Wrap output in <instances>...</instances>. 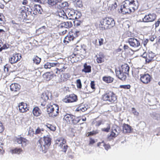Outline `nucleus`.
Wrapping results in <instances>:
<instances>
[{"instance_id":"nucleus-1","label":"nucleus","mask_w":160,"mask_h":160,"mask_svg":"<svg viewBox=\"0 0 160 160\" xmlns=\"http://www.w3.org/2000/svg\"><path fill=\"white\" fill-rule=\"evenodd\" d=\"M64 120L68 123L71 124L74 126L73 128H70L71 131L73 132H75L79 130V126L78 124L81 120L83 121L86 120V118H82L80 116H76L73 114L67 113L64 117Z\"/></svg>"},{"instance_id":"nucleus-39","label":"nucleus","mask_w":160,"mask_h":160,"mask_svg":"<svg viewBox=\"0 0 160 160\" xmlns=\"http://www.w3.org/2000/svg\"><path fill=\"white\" fill-rule=\"evenodd\" d=\"M23 151L21 148H15L12 149L10 150V152L12 154H19Z\"/></svg>"},{"instance_id":"nucleus-27","label":"nucleus","mask_w":160,"mask_h":160,"mask_svg":"<svg viewBox=\"0 0 160 160\" xmlns=\"http://www.w3.org/2000/svg\"><path fill=\"white\" fill-rule=\"evenodd\" d=\"M132 130V127L129 125L126 124H123V131L124 133H130Z\"/></svg>"},{"instance_id":"nucleus-57","label":"nucleus","mask_w":160,"mask_h":160,"mask_svg":"<svg viewBox=\"0 0 160 160\" xmlns=\"http://www.w3.org/2000/svg\"><path fill=\"white\" fill-rule=\"evenodd\" d=\"M95 142V141L94 139L92 138H90L89 141V145H92Z\"/></svg>"},{"instance_id":"nucleus-52","label":"nucleus","mask_w":160,"mask_h":160,"mask_svg":"<svg viewBox=\"0 0 160 160\" xmlns=\"http://www.w3.org/2000/svg\"><path fill=\"white\" fill-rule=\"evenodd\" d=\"M44 130L43 128H40L39 127H38L35 131V134H40L41 132V131H43Z\"/></svg>"},{"instance_id":"nucleus-3","label":"nucleus","mask_w":160,"mask_h":160,"mask_svg":"<svg viewBox=\"0 0 160 160\" xmlns=\"http://www.w3.org/2000/svg\"><path fill=\"white\" fill-rule=\"evenodd\" d=\"M101 100L103 102L114 103L117 102V97L113 92L109 91L102 94L101 98Z\"/></svg>"},{"instance_id":"nucleus-20","label":"nucleus","mask_w":160,"mask_h":160,"mask_svg":"<svg viewBox=\"0 0 160 160\" xmlns=\"http://www.w3.org/2000/svg\"><path fill=\"white\" fill-rule=\"evenodd\" d=\"M116 73L117 76L120 79L122 80H125L127 78L126 74L121 71L120 70H116Z\"/></svg>"},{"instance_id":"nucleus-9","label":"nucleus","mask_w":160,"mask_h":160,"mask_svg":"<svg viewBox=\"0 0 160 160\" xmlns=\"http://www.w3.org/2000/svg\"><path fill=\"white\" fill-rule=\"evenodd\" d=\"M155 56V54L152 52L144 53L142 55V57L145 58L146 62L148 63L154 61Z\"/></svg>"},{"instance_id":"nucleus-24","label":"nucleus","mask_w":160,"mask_h":160,"mask_svg":"<svg viewBox=\"0 0 160 160\" xmlns=\"http://www.w3.org/2000/svg\"><path fill=\"white\" fill-rule=\"evenodd\" d=\"M34 11L33 13L35 14H41L42 9L40 5L35 4L34 5Z\"/></svg>"},{"instance_id":"nucleus-45","label":"nucleus","mask_w":160,"mask_h":160,"mask_svg":"<svg viewBox=\"0 0 160 160\" xmlns=\"http://www.w3.org/2000/svg\"><path fill=\"white\" fill-rule=\"evenodd\" d=\"M74 18V20L78 19L80 18L82 16L81 13L78 11H77L75 12Z\"/></svg>"},{"instance_id":"nucleus-13","label":"nucleus","mask_w":160,"mask_h":160,"mask_svg":"<svg viewBox=\"0 0 160 160\" xmlns=\"http://www.w3.org/2000/svg\"><path fill=\"white\" fill-rule=\"evenodd\" d=\"M18 107L19 111L21 112H25L29 110V107L27 104L23 102L20 103Z\"/></svg>"},{"instance_id":"nucleus-54","label":"nucleus","mask_w":160,"mask_h":160,"mask_svg":"<svg viewBox=\"0 0 160 160\" xmlns=\"http://www.w3.org/2000/svg\"><path fill=\"white\" fill-rule=\"evenodd\" d=\"M90 86L92 89L94 90H95V82L94 81H92L90 83Z\"/></svg>"},{"instance_id":"nucleus-43","label":"nucleus","mask_w":160,"mask_h":160,"mask_svg":"<svg viewBox=\"0 0 160 160\" xmlns=\"http://www.w3.org/2000/svg\"><path fill=\"white\" fill-rule=\"evenodd\" d=\"M41 60V59L37 56L35 57L33 59L34 63L37 64H39Z\"/></svg>"},{"instance_id":"nucleus-35","label":"nucleus","mask_w":160,"mask_h":160,"mask_svg":"<svg viewBox=\"0 0 160 160\" xmlns=\"http://www.w3.org/2000/svg\"><path fill=\"white\" fill-rule=\"evenodd\" d=\"M74 3V5L77 8H83V5L82 1L80 0H75Z\"/></svg>"},{"instance_id":"nucleus-34","label":"nucleus","mask_w":160,"mask_h":160,"mask_svg":"<svg viewBox=\"0 0 160 160\" xmlns=\"http://www.w3.org/2000/svg\"><path fill=\"white\" fill-rule=\"evenodd\" d=\"M104 56L103 54H99L97 57L96 61L98 63L103 62L104 61Z\"/></svg>"},{"instance_id":"nucleus-31","label":"nucleus","mask_w":160,"mask_h":160,"mask_svg":"<svg viewBox=\"0 0 160 160\" xmlns=\"http://www.w3.org/2000/svg\"><path fill=\"white\" fill-rule=\"evenodd\" d=\"M87 109V108L82 103L76 109L75 111L76 112L81 111L84 112Z\"/></svg>"},{"instance_id":"nucleus-25","label":"nucleus","mask_w":160,"mask_h":160,"mask_svg":"<svg viewBox=\"0 0 160 160\" xmlns=\"http://www.w3.org/2000/svg\"><path fill=\"white\" fill-rule=\"evenodd\" d=\"M66 143V141L62 138H60L56 140L55 144L59 145L60 147L62 148L63 145Z\"/></svg>"},{"instance_id":"nucleus-11","label":"nucleus","mask_w":160,"mask_h":160,"mask_svg":"<svg viewBox=\"0 0 160 160\" xmlns=\"http://www.w3.org/2000/svg\"><path fill=\"white\" fill-rule=\"evenodd\" d=\"M21 58V56L19 53H14L10 56L9 58V61L11 64L16 63L19 61Z\"/></svg>"},{"instance_id":"nucleus-7","label":"nucleus","mask_w":160,"mask_h":160,"mask_svg":"<svg viewBox=\"0 0 160 160\" xmlns=\"http://www.w3.org/2000/svg\"><path fill=\"white\" fill-rule=\"evenodd\" d=\"M77 96L74 94L67 95L63 99V101L66 103H72L78 101Z\"/></svg>"},{"instance_id":"nucleus-12","label":"nucleus","mask_w":160,"mask_h":160,"mask_svg":"<svg viewBox=\"0 0 160 160\" xmlns=\"http://www.w3.org/2000/svg\"><path fill=\"white\" fill-rule=\"evenodd\" d=\"M49 99L48 94L46 92H43L41 95L40 99V102L41 105L42 106H45Z\"/></svg>"},{"instance_id":"nucleus-33","label":"nucleus","mask_w":160,"mask_h":160,"mask_svg":"<svg viewBox=\"0 0 160 160\" xmlns=\"http://www.w3.org/2000/svg\"><path fill=\"white\" fill-rule=\"evenodd\" d=\"M80 52H77L76 53H73V54L71 55V57L73 58L74 56H76L78 54H80L81 55H83V54H85L86 53V50L84 48H82L81 49H80Z\"/></svg>"},{"instance_id":"nucleus-21","label":"nucleus","mask_w":160,"mask_h":160,"mask_svg":"<svg viewBox=\"0 0 160 160\" xmlns=\"http://www.w3.org/2000/svg\"><path fill=\"white\" fill-rule=\"evenodd\" d=\"M106 22L108 28H110L114 27L115 24V22L113 18L110 17H106Z\"/></svg>"},{"instance_id":"nucleus-59","label":"nucleus","mask_w":160,"mask_h":160,"mask_svg":"<svg viewBox=\"0 0 160 160\" xmlns=\"http://www.w3.org/2000/svg\"><path fill=\"white\" fill-rule=\"evenodd\" d=\"M103 146L104 147L105 149L107 150L111 148L110 146L109 145L105 144H104Z\"/></svg>"},{"instance_id":"nucleus-4","label":"nucleus","mask_w":160,"mask_h":160,"mask_svg":"<svg viewBox=\"0 0 160 160\" xmlns=\"http://www.w3.org/2000/svg\"><path fill=\"white\" fill-rule=\"evenodd\" d=\"M51 138L48 137H44L43 138H40L37 142V144L40 146V150L44 153L47 152L49 147L51 145Z\"/></svg>"},{"instance_id":"nucleus-51","label":"nucleus","mask_w":160,"mask_h":160,"mask_svg":"<svg viewBox=\"0 0 160 160\" xmlns=\"http://www.w3.org/2000/svg\"><path fill=\"white\" fill-rule=\"evenodd\" d=\"M44 67L45 69H50L51 68L50 62H47L44 64Z\"/></svg>"},{"instance_id":"nucleus-17","label":"nucleus","mask_w":160,"mask_h":160,"mask_svg":"<svg viewBox=\"0 0 160 160\" xmlns=\"http://www.w3.org/2000/svg\"><path fill=\"white\" fill-rule=\"evenodd\" d=\"M100 30H103L108 29L105 18L100 20L99 24Z\"/></svg>"},{"instance_id":"nucleus-32","label":"nucleus","mask_w":160,"mask_h":160,"mask_svg":"<svg viewBox=\"0 0 160 160\" xmlns=\"http://www.w3.org/2000/svg\"><path fill=\"white\" fill-rule=\"evenodd\" d=\"M145 16L143 14H139L137 15L136 20L138 22H145Z\"/></svg>"},{"instance_id":"nucleus-14","label":"nucleus","mask_w":160,"mask_h":160,"mask_svg":"<svg viewBox=\"0 0 160 160\" xmlns=\"http://www.w3.org/2000/svg\"><path fill=\"white\" fill-rule=\"evenodd\" d=\"M15 142L19 144H22V146L23 147L26 146L28 143V140H27L25 138L20 137L18 138H17L15 140Z\"/></svg>"},{"instance_id":"nucleus-5","label":"nucleus","mask_w":160,"mask_h":160,"mask_svg":"<svg viewBox=\"0 0 160 160\" xmlns=\"http://www.w3.org/2000/svg\"><path fill=\"white\" fill-rule=\"evenodd\" d=\"M47 112L53 118L58 115L59 113V107L56 104L48 105L47 106Z\"/></svg>"},{"instance_id":"nucleus-2","label":"nucleus","mask_w":160,"mask_h":160,"mask_svg":"<svg viewBox=\"0 0 160 160\" xmlns=\"http://www.w3.org/2000/svg\"><path fill=\"white\" fill-rule=\"evenodd\" d=\"M138 3L134 0H125L121 6V12L122 14L130 13L138 9Z\"/></svg>"},{"instance_id":"nucleus-37","label":"nucleus","mask_w":160,"mask_h":160,"mask_svg":"<svg viewBox=\"0 0 160 160\" xmlns=\"http://www.w3.org/2000/svg\"><path fill=\"white\" fill-rule=\"evenodd\" d=\"M58 14L59 17L63 18H67V16L66 13L62 9H60L58 11Z\"/></svg>"},{"instance_id":"nucleus-36","label":"nucleus","mask_w":160,"mask_h":160,"mask_svg":"<svg viewBox=\"0 0 160 160\" xmlns=\"http://www.w3.org/2000/svg\"><path fill=\"white\" fill-rule=\"evenodd\" d=\"M102 124V120H97L96 119H94L92 122V125H95L96 127H98Z\"/></svg>"},{"instance_id":"nucleus-40","label":"nucleus","mask_w":160,"mask_h":160,"mask_svg":"<svg viewBox=\"0 0 160 160\" xmlns=\"http://www.w3.org/2000/svg\"><path fill=\"white\" fill-rule=\"evenodd\" d=\"M99 130H92V131L88 132L86 134V135L87 137H89L90 136H92L96 135L97 134H98L99 133Z\"/></svg>"},{"instance_id":"nucleus-29","label":"nucleus","mask_w":160,"mask_h":160,"mask_svg":"<svg viewBox=\"0 0 160 160\" xmlns=\"http://www.w3.org/2000/svg\"><path fill=\"white\" fill-rule=\"evenodd\" d=\"M129 67L127 65H122L121 66V68L119 69L118 70H120L124 72L126 74L128 75L129 70Z\"/></svg>"},{"instance_id":"nucleus-46","label":"nucleus","mask_w":160,"mask_h":160,"mask_svg":"<svg viewBox=\"0 0 160 160\" xmlns=\"http://www.w3.org/2000/svg\"><path fill=\"white\" fill-rule=\"evenodd\" d=\"M47 3L50 5L53 6L57 4V2L56 0H48Z\"/></svg>"},{"instance_id":"nucleus-53","label":"nucleus","mask_w":160,"mask_h":160,"mask_svg":"<svg viewBox=\"0 0 160 160\" xmlns=\"http://www.w3.org/2000/svg\"><path fill=\"white\" fill-rule=\"evenodd\" d=\"M4 130V128L2 123L0 121V133L2 132Z\"/></svg>"},{"instance_id":"nucleus-8","label":"nucleus","mask_w":160,"mask_h":160,"mask_svg":"<svg viewBox=\"0 0 160 160\" xmlns=\"http://www.w3.org/2000/svg\"><path fill=\"white\" fill-rule=\"evenodd\" d=\"M128 42L131 47L134 48H138L140 46L139 40L134 38H128Z\"/></svg>"},{"instance_id":"nucleus-19","label":"nucleus","mask_w":160,"mask_h":160,"mask_svg":"<svg viewBox=\"0 0 160 160\" xmlns=\"http://www.w3.org/2000/svg\"><path fill=\"white\" fill-rule=\"evenodd\" d=\"M70 77V74L68 73H65L61 75L59 79L60 82H63L67 81L69 79Z\"/></svg>"},{"instance_id":"nucleus-48","label":"nucleus","mask_w":160,"mask_h":160,"mask_svg":"<svg viewBox=\"0 0 160 160\" xmlns=\"http://www.w3.org/2000/svg\"><path fill=\"white\" fill-rule=\"evenodd\" d=\"M76 85L78 88H82V85L81 80L78 79L76 81Z\"/></svg>"},{"instance_id":"nucleus-49","label":"nucleus","mask_w":160,"mask_h":160,"mask_svg":"<svg viewBox=\"0 0 160 160\" xmlns=\"http://www.w3.org/2000/svg\"><path fill=\"white\" fill-rule=\"evenodd\" d=\"M120 88H124V89H129L131 88V86L129 84L121 85L120 86Z\"/></svg>"},{"instance_id":"nucleus-58","label":"nucleus","mask_w":160,"mask_h":160,"mask_svg":"<svg viewBox=\"0 0 160 160\" xmlns=\"http://www.w3.org/2000/svg\"><path fill=\"white\" fill-rule=\"evenodd\" d=\"M99 45L101 46L104 43V40L102 38H100L98 39Z\"/></svg>"},{"instance_id":"nucleus-28","label":"nucleus","mask_w":160,"mask_h":160,"mask_svg":"<svg viewBox=\"0 0 160 160\" xmlns=\"http://www.w3.org/2000/svg\"><path fill=\"white\" fill-rule=\"evenodd\" d=\"M82 71L86 73H89L91 71V67L90 65H88L87 63H84L83 68L82 69Z\"/></svg>"},{"instance_id":"nucleus-6","label":"nucleus","mask_w":160,"mask_h":160,"mask_svg":"<svg viewBox=\"0 0 160 160\" xmlns=\"http://www.w3.org/2000/svg\"><path fill=\"white\" fill-rule=\"evenodd\" d=\"M79 32V31H73L71 30L69 32L68 35L65 38L64 42L67 44L71 41H72L74 38H77L78 36Z\"/></svg>"},{"instance_id":"nucleus-42","label":"nucleus","mask_w":160,"mask_h":160,"mask_svg":"<svg viewBox=\"0 0 160 160\" xmlns=\"http://www.w3.org/2000/svg\"><path fill=\"white\" fill-rule=\"evenodd\" d=\"M46 126L51 131H54L56 130V127L54 125L47 123Z\"/></svg>"},{"instance_id":"nucleus-18","label":"nucleus","mask_w":160,"mask_h":160,"mask_svg":"<svg viewBox=\"0 0 160 160\" xmlns=\"http://www.w3.org/2000/svg\"><path fill=\"white\" fill-rule=\"evenodd\" d=\"M119 132L116 129H112L110 134L108 136V139L109 141L112 140L116 138Z\"/></svg>"},{"instance_id":"nucleus-30","label":"nucleus","mask_w":160,"mask_h":160,"mask_svg":"<svg viewBox=\"0 0 160 160\" xmlns=\"http://www.w3.org/2000/svg\"><path fill=\"white\" fill-rule=\"evenodd\" d=\"M72 26V24L71 22H64L61 23L60 24V27L62 28H69Z\"/></svg>"},{"instance_id":"nucleus-23","label":"nucleus","mask_w":160,"mask_h":160,"mask_svg":"<svg viewBox=\"0 0 160 160\" xmlns=\"http://www.w3.org/2000/svg\"><path fill=\"white\" fill-rule=\"evenodd\" d=\"M20 85L17 83H13L10 86L11 91L14 92L18 91L20 89Z\"/></svg>"},{"instance_id":"nucleus-22","label":"nucleus","mask_w":160,"mask_h":160,"mask_svg":"<svg viewBox=\"0 0 160 160\" xmlns=\"http://www.w3.org/2000/svg\"><path fill=\"white\" fill-rule=\"evenodd\" d=\"M75 11L73 9L68 8L67 9L68 16L67 18L74 20L75 14Z\"/></svg>"},{"instance_id":"nucleus-63","label":"nucleus","mask_w":160,"mask_h":160,"mask_svg":"<svg viewBox=\"0 0 160 160\" xmlns=\"http://www.w3.org/2000/svg\"><path fill=\"white\" fill-rule=\"evenodd\" d=\"M49 74H50V72H48L44 74V75L45 76H46V78L47 79H49L50 78V75Z\"/></svg>"},{"instance_id":"nucleus-55","label":"nucleus","mask_w":160,"mask_h":160,"mask_svg":"<svg viewBox=\"0 0 160 160\" xmlns=\"http://www.w3.org/2000/svg\"><path fill=\"white\" fill-rule=\"evenodd\" d=\"M160 24V19H158L157 21L155 22L154 25H155V28H156L157 27H158Z\"/></svg>"},{"instance_id":"nucleus-10","label":"nucleus","mask_w":160,"mask_h":160,"mask_svg":"<svg viewBox=\"0 0 160 160\" xmlns=\"http://www.w3.org/2000/svg\"><path fill=\"white\" fill-rule=\"evenodd\" d=\"M140 81L144 84L149 83L151 81L152 77L148 74H141L140 75Z\"/></svg>"},{"instance_id":"nucleus-56","label":"nucleus","mask_w":160,"mask_h":160,"mask_svg":"<svg viewBox=\"0 0 160 160\" xmlns=\"http://www.w3.org/2000/svg\"><path fill=\"white\" fill-rule=\"evenodd\" d=\"M51 68L54 67L56 66H58L60 64L58 62H52L50 63Z\"/></svg>"},{"instance_id":"nucleus-47","label":"nucleus","mask_w":160,"mask_h":160,"mask_svg":"<svg viewBox=\"0 0 160 160\" xmlns=\"http://www.w3.org/2000/svg\"><path fill=\"white\" fill-rule=\"evenodd\" d=\"M73 23L75 26L78 27L80 25L81 23V22L80 20H78V19H76L73 21Z\"/></svg>"},{"instance_id":"nucleus-38","label":"nucleus","mask_w":160,"mask_h":160,"mask_svg":"<svg viewBox=\"0 0 160 160\" xmlns=\"http://www.w3.org/2000/svg\"><path fill=\"white\" fill-rule=\"evenodd\" d=\"M102 80L107 83H109L113 81V78L110 76H104L102 78Z\"/></svg>"},{"instance_id":"nucleus-61","label":"nucleus","mask_w":160,"mask_h":160,"mask_svg":"<svg viewBox=\"0 0 160 160\" xmlns=\"http://www.w3.org/2000/svg\"><path fill=\"white\" fill-rule=\"evenodd\" d=\"M117 4L116 2H114V3L112 4V8L113 9H115L117 7Z\"/></svg>"},{"instance_id":"nucleus-26","label":"nucleus","mask_w":160,"mask_h":160,"mask_svg":"<svg viewBox=\"0 0 160 160\" xmlns=\"http://www.w3.org/2000/svg\"><path fill=\"white\" fill-rule=\"evenodd\" d=\"M32 113L35 117L40 116L42 114V112L40 109L38 107H35L32 110Z\"/></svg>"},{"instance_id":"nucleus-15","label":"nucleus","mask_w":160,"mask_h":160,"mask_svg":"<svg viewBox=\"0 0 160 160\" xmlns=\"http://www.w3.org/2000/svg\"><path fill=\"white\" fill-rule=\"evenodd\" d=\"M25 8V7H24L23 8H20L18 12V18L23 20L26 19L27 17Z\"/></svg>"},{"instance_id":"nucleus-16","label":"nucleus","mask_w":160,"mask_h":160,"mask_svg":"<svg viewBox=\"0 0 160 160\" xmlns=\"http://www.w3.org/2000/svg\"><path fill=\"white\" fill-rule=\"evenodd\" d=\"M157 16L154 13H149L145 15V22H152L156 18Z\"/></svg>"},{"instance_id":"nucleus-44","label":"nucleus","mask_w":160,"mask_h":160,"mask_svg":"<svg viewBox=\"0 0 160 160\" xmlns=\"http://www.w3.org/2000/svg\"><path fill=\"white\" fill-rule=\"evenodd\" d=\"M107 127L106 128H102V131L105 132H109L111 128L110 124L109 123H107Z\"/></svg>"},{"instance_id":"nucleus-62","label":"nucleus","mask_w":160,"mask_h":160,"mask_svg":"<svg viewBox=\"0 0 160 160\" xmlns=\"http://www.w3.org/2000/svg\"><path fill=\"white\" fill-rule=\"evenodd\" d=\"M12 23L14 25V27H16L17 26H18V28H19L20 27V24L19 23H15V21H12Z\"/></svg>"},{"instance_id":"nucleus-64","label":"nucleus","mask_w":160,"mask_h":160,"mask_svg":"<svg viewBox=\"0 0 160 160\" xmlns=\"http://www.w3.org/2000/svg\"><path fill=\"white\" fill-rule=\"evenodd\" d=\"M148 40L146 39L144 40V41L143 42V44L145 47L146 46L148 42Z\"/></svg>"},{"instance_id":"nucleus-41","label":"nucleus","mask_w":160,"mask_h":160,"mask_svg":"<svg viewBox=\"0 0 160 160\" xmlns=\"http://www.w3.org/2000/svg\"><path fill=\"white\" fill-rule=\"evenodd\" d=\"M66 68L65 67H63L62 68L60 69H59L56 68L55 70V72L56 74H59L61 72H64L65 71Z\"/></svg>"},{"instance_id":"nucleus-60","label":"nucleus","mask_w":160,"mask_h":160,"mask_svg":"<svg viewBox=\"0 0 160 160\" xmlns=\"http://www.w3.org/2000/svg\"><path fill=\"white\" fill-rule=\"evenodd\" d=\"M4 19V17L2 14L0 13V22H3Z\"/></svg>"},{"instance_id":"nucleus-50","label":"nucleus","mask_w":160,"mask_h":160,"mask_svg":"<svg viewBox=\"0 0 160 160\" xmlns=\"http://www.w3.org/2000/svg\"><path fill=\"white\" fill-rule=\"evenodd\" d=\"M69 6V4L67 2H64L61 3V8H64L66 7H68Z\"/></svg>"}]
</instances>
